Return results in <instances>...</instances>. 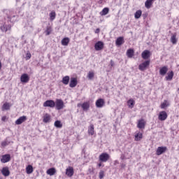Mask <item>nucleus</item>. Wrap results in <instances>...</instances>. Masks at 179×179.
Returning a JSON list of instances; mask_svg holds the SVG:
<instances>
[{
	"mask_svg": "<svg viewBox=\"0 0 179 179\" xmlns=\"http://www.w3.org/2000/svg\"><path fill=\"white\" fill-rule=\"evenodd\" d=\"M46 173L48 174V176H54V174L57 173V171L55 170V168H50L47 171Z\"/></svg>",
	"mask_w": 179,
	"mask_h": 179,
	"instance_id": "24",
	"label": "nucleus"
},
{
	"mask_svg": "<svg viewBox=\"0 0 179 179\" xmlns=\"http://www.w3.org/2000/svg\"><path fill=\"white\" fill-rule=\"evenodd\" d=\"M166 107H169V104L167 103V101H164V103L161 104V108H166Z\"/></svg>",
	"mask_w": 179,
	"mask_h": 179,
	"instance_id": "40",
	"label": "nucleus"
},
{
	"mask_svg": "<svg viewBox=\"0 0 179 179\" xmlns=\"http://www.w3.org/2000/svg\"><path fill=\"white\" fill-rule=\"evenodd\" d=\"M43 107H50V108H54V107H55V102L52 100H47L44 102Z\"/></svg>",
	"mask_w": 179,
	"mask_h": 179,
	"instance_id": "4",
	"label": "nucleus"
},
{
	"mask_svg": "<svg viewBox=\"0 0 179 179\" xmlns=\"http://www.w3.org/2000/svg\"><path fill=\"white\" fill-rule=\"evenodd\" d=\"M26 173L27 174H31L33 173V166L28 165L26 168Z\"/></svg>",
	"mask_w": 179,
	"mask_h": 179,
	"instance_id": "29",
	"label": "nucleus"
},
{
	"mask_svg": "<svg viewBox=\"0 0 179 179\" xmlns=\"http://www.w3.org/2000/svg\"><path fill=\"white\" fill-rule=\"evenodd\" d=\"M87 78L90 80H92L93 78H94V73L90 71L88 73Z\"/></svg>",
	"mask_w": 179,
	"mask_h": 179,
	"instance_id": "39",
	"label": "nucleus"
},
{
	"mask_svg": "<svg viewBox=\"0 0 179 179\" xmlns=\"http://www.w3.org/2000/svg\"><path fill=\"white\" fill-rule=\"evenodd\" d=\"M101 166H102L101 162H100L99 164H98V167H101Z\"/></svg>",
	"mask_w": 179,
	"mask_h": 179,
	"instance_id": "48",
	"label": "nucleus"
},
{
	"mask_svg": "<svg viewBox=\"0 0 179 179\" xmlns=\"http://www.w3.org/2000/svg\"><path fill=\"white\" fill-rule=\"evenodd\" d=\"M1 68H2V63L0 61V69H1Z\"/></svg>",
	"mask_w": 179,
	"mask_h": 179,
	"instance_id": "49",
	"label": "nucleus"
},
{
	"mask_svg": "<svg viewBox=\"0 0 179 179\" xmlns=\"http://www.w3.org/2000/svg\"><path fill=\"white\" fill-rule=\"evenodd\" d=\"M150 51L149 50H144L141 54L143 59H149V58H150Z\"/></svg>",
	"mask_w": 179,
	"mask_h": 179,
	"instance_id": "11",
	"label": "nucleus"
},
{
	"mask_svg": "<svg viewBox=\"0 0 179 179\" xmlns=\"http://www.w3.org/2000/svg\"><path fill=\"white\" fill-rule=\"evenodd\" d=\"M109 12H110V8L106 7L99 13L101 16H106V15H108Z\"/></svg>",
	"mask_w": 179,
	"mask_h": 179,
	"instance_id": "20",
	"label": "nucleus"
},
{
	"mask_svg": "<svg viewBox=\"0 0 179 179\" xmlns=\"http://www.w3.org/2000/svg\"><path fill=\"white\" fill-rule=\"evenodd\" d=\"M167 71H169V68L166 66H163L159 69V75L164 76L167 73Z\"/></svg>",
	"mask_w": 179,
	"mask_h": 179,
	"instance_id": "15",
	"label": "nucleus"
},
{
	"mask_svg": "<svg viewBox=\"0 0 179 179\" xmlns=\"http://www.w3.org/2000/svg\"><path fill=\"white\" fill-rule=\"evenodd\" d=\"M95 104L97 108H101L104 107V104H106V101H104V99H99L98 100H96Z\"/></svg>",
	"mask_w": 179,
	"mask_h": 179,
	"instance_id": "6",
	"label": "nucleus"
},
{
	"mask_svg": "<svg viewBox=\"0 0 179 179\" xmlns=\"http://www.w3.org/2000/svg\"><path fill=\"white\" fill-rule=\"evenodd\" d=\"M20 80L22 83H27L29 80H30V77H29V75H27V73H24L21 76Z\"/></svg>",
	"mask_w": 179,
	"mask_h": 179,
	"instance_id": "10",
	"label": "nucleus"
},
{
	"mask_svg": "<svg viewBox=\"0 0 179 179\" xmlns=\"http://www.w3.org/2000/svg\"><path fill=\"white\" fill-rule=\"evenodd\" d=\"M145 120H138L137 127H138L140 129H145Z\"/></svg>",
	"mask_w": 179,
	"mask_h": 179,
	"instance_id": "18",
	"label": "nucleus"
},
{
	"mask_svg": "<svg viewBox=\"0 0 179 179\" xmlns=\"http://www.w3.org/2000/svg\"><path fill=\"white\" fill-rule=\"evenodd\" d=\"M120 159L122 160H124V159H125V155H122L121 157H120Z\"/></svg>",
	"mask_w": 179,
	"mask_h": 179,
	"instance_id": "46",
	"label": "nucleus"
},
{
	"mask_svg": "<svg viewBox=\"0 0 179 179\" xmlns=\"http://www.w3.org/2000/svg\"><path fill=\"white\" fill-rule=\"evenodd\" d=\"M69 80H70V78L69 76H66L64 77H63L62 78V84L63 85H68L69 83Z\"/></svg>",
	"mask_w": 179,
	"mask_h": 179,
	"instance_id": "25",
	"label": "nucleus"
},
{
	"mask_svg": "<svg viewBox=\"0 0 179 179\" xmlns=\"http://www.w3.org/2000/svg\"><path fill=\"white\" fill-rule=\"evenodd\" d=\"M178 90H179V88H178Z\"/></svg>",
	"mask_w": 179,
	"mask_h": 179,
	"instance_id": "51",
	"label": "nucleus"
},
{
	"mask_svg": "<svg viewBox=\"0 0 179 179\" xmlns=\"http://www.w3.org/2000/svg\"><path fill=\"white\" fill-rule=\"evenodd\" d=\"M81 107L84 110H89L90 105L87 102H84L83 104H81Z\"/></svg>",
	"mask_w": 179,
	"mask_h": 179,
	"instance_id": "30",
	"label": "nucleus"
},
{
	"mask_svg": "<svg viewBox=\"0 0 179 179\" xmlns=\"http://www.w3.org/2000/svg\"><path fill=\"white\" fill-rule=\"evenodd\" d=\"M1 31H8V30H10V25L4 24L1 27Z\"/></svg>",
	"mask_w": 179,
	"mask_h": 179,
	"instance_id": "26",
	"label": "nucleus"
},
{
	"mask_svg": "<svg viewBox=\"0 0 179 179\" xmlns=\"http://www.w3.org/2000/svg\"><path fill=\"white\" fill-rule=\"evenodd\" d=\"M158 119L159 121H166L167 120V113L166 111H161L159 114Z\"/></svg>",
	"mask_w": 179,
	"mask_h": 179,
	"instance_id": "7",
	"label": "nucleus"
},
{
	"mask_svg": "<svg viewBox=\"0 0 179 179\" xmlns=\"http://www.w3.org/2000/svg\"><path fill=\"white\" fill-rule=\"evenodd\" d=\"M50 120H51V117L50 116V115L46 113L43 117V122L47 124V122H50Z\"/></svg>",
	"mask_w": 179,
	"mask_h": 179,
	"instance_id": "31",
	"label": "nucleus"
},
{
	"mask_svg": "<svg viewBox=\"0 0 179 179\" xmlns=\"http://www.w3.org/2000/svg\"><path fill=\"white\" fill-rule=\"evenodd\" d=\"M142 138H143V135L142 134V133L136 134L135 141H141V139H142Z\"/></svg>",
	"mask_w": 179,
	"mask_h": 179,
	"instance_id": "33",
	"label": "nucleus"
},
{
	"mask_svg": "<svg viewBox=\"0 0 179 179\" xmlns=\"http://www.w3.org/2000/svg\"><path fill=\"white\" fill-rule=\"evenodd\" d=\"M115 164H118V161H115Z\"/></svg>",
	"mask_w": 179,
	"mask_h": 179,
	"instance_id": "50",
	"label": "nucleus"
},
{
	"mask_svg": "<svg viewBox=\"0 0 179 179\" xmlns=\"http://www.w3.org/2000/svg\"><path fill=\"white\" fill-rule=\"evenodd\" d=\"M166 150H167V147H158L156 151V155L160 156V155L166 152Z\"/></svg>",
	"mask_w": 179,
	"mask_h": 179,
	"instance_id": "9",
	"label": "nucleus"
},
{
	"mask_svg": "<svg viewBox=\"0 0 179 179\" xmlns=\"http://www.w3.org/2000/svg\"><path fill=\"white\" fill-rule=\"evenodd\" d=\"M96 51H101L104 48V43L102 41H98L94 45Z\"/></svg>",
	"mask_w": 179,
	"mask_h": 179,
	"instance_id": "5",
	"label": "nucleus"
},
{
	"mask_svg": "<svg viewBox=\"0 0 179 179\" xmlns=\"http://www.w3.org/2000/svg\"><path fill=\"white\" fill-rule=\"evenodd\" d=\"M149 65H150V60H146L138 66V69L140 71H145Z\"/></svg>",
	"mask_w": 179,
	"mask_h": 179,
	"instance_id": "2",
	"label": "nucleus"
},
{
	"mask_svg": "<svg viewBox=\"0 0 179 179\" xmlns=\"http://www.w3.org/2000/svg\"><path fill=\"white\" fill-rule=\"evenodd\" d=\"M51 31H52V29L51 28V27H47L46 28V36H50V34H51Z\"/></svg>",
	"mask_w": 179,
	"mask_h": 179,
	"instance_id": "38",
	"label": "nucleus"
},
{
	"mask_svg": "<svg viewBox=\"0 0 179 179\" xmlns=\"http://www.w3.org/2000/svg\"><path fill=\"white\" fill-rule=\"evenodd\" d=\"M6 120V116H3L2 118H1V120L2 121H5Z\"/></svg>",
	"mask_w": 179,
	"mask_h": 179,
	"instance_id": "47",
	"label": "nucleus"
},
{
	"mask_svg": "<svg viewBox=\"0 0 179 179\" xmlns=\"http://www.w3.org/2000/svg\"><path fill=\"white\" fill-rule=\"evenodd\" d=\"M88 133L90 134V135H94V126L93 124H91L89 127Z\"/></svg>",
	"mask_w": 179,
	"mask_h": 179,
	"instance_id": "32",
	"label": "nucleus"
},
{
	"mask_svg": "<svg viewBox=\"0 0 179 179\" xmlns=\"http://www.w3.org/2000/svg\"><path fill=\"white\" fill-rule=\"evenodd\" d=\"M142 16V10H138L134 14L135 19H139Z\"/></svg>",
	"mask_w": 179,
	"mask_h": 179,
	"instance_id": "34",
	"label": "nucleus"
},
{
	"mask_svg": "<svg viewBox=\"0 0 179 179\" xmlns=\"http://www.w3.org/2000/svg\"><path fill=\"white\" fill-rule=\"evenodd\" d=\"M174 77V72L173 71L167 73V76H166V80H173V78Z\"/></svg>",
	"mask_w": 179,
	"mask_h": 179,
	"instance_id": "21",
	"label": "nucleus"
},
{
	"mask_svg": "<svg viewBox=\"0 0 179 179\" xmlns=\"http://www.w3.org/2000/svg\"><path fill=\"white\" fill-rule=\"evenodd\" d=\"M108 160H110V155L107 152H103L99 155V162L106 163V162H108Z\"/></svg>",
	"mask_w": 179,
	"mask_h": 179,
	"instance_id": "1",
	"label": "nucleus"
},
{
	"mask_svg": "<svg viewBox=\"0 0 179 179\" xmlns=\"http://www.w3.org/2000/svg\"><path fill=\"white\" fill-rule=\"evenodd\" d=\"M8 145H9V143H8L7 141L1 142V146H3V148H5V146H8Z\"/></svg>",
	"mask_w": 179,
	"mask_h": 179,
	"instance_id": "41",
	"label": "nucleus"
},
{
	"mask_svg": "<svg viewBox=\"0 0 179 179\" xmlns=\"http://www.w3.org/2000/svg\"><path fill=\"white\" fill-rule=\"evenodd\" d=\"M99 178L100 179L104 178V171H101L99 172Z\"/></svg>",
	"mask_w": 179,
	"mask_h": 179,
	"instance_id": "42",
	"label": "nucleus"
},
{
	"mask_svg": "<svg viewBox=\"0 0 179 179\" xmlns=\"http://www.w3.org/2000/svg\"><path fill=\"white\" fill-rule=\"evenodd\" d=\"M5 110H10V104L9 103H5L2 106V111H5Z\"/></svg>",
	"mask_w": 179,
	"mask_h": 179,
	"instance_id": "28",
	"label": "nucleus"
},
{
	"mask_svg": "<svg viewBox=\"0 0 179 179\" xmlns=\"http://www.w3.org/2000/svg\"><path fill=\"white\" fill-rule=\"evenodd\" d=\"M128 104H129V107H130V108H133L134 106L135 105V101H134V99H129L127 101Z\"/></svg>",
	"mask_w": 179,
	"mask_h": 179,
	"instance_id": "36",
	"label": "nucleus"
},
{
	"mask_svg": "<svg viewBox=\"0 0 179 179\" xmlns=\"http://www.w3.org/2000/svg\"><path fill=\"white\" fill-rule=\"evenodd\" d=\"M95 33L96 34H99V33H100V28H98L95 30Z\"/></svg>",
	"mask_w": 179,
	"mask_h": 179,
	"instance_id": "45",
	"label": "nucleus"
},
{
	"mask_svg": "<svg viewBox=\"0 0 179 179\" xmlns=\"http://www.w3.org/2000/svg\"><path fill=\"white\" fill-rule=\"evenodd\" d=\"M78 85V80L76 78H71L70 80L69 86L71 87H76V85Z\"/></svg>",
	"mask_w": 179,
	"mask_h": 179,
	"instance_id": "14",
	"label": "nucleus"
},
{
	"mask_svg": "<svg viewBox=\"0 0 179 179\" xmlns=\"http://www.w3.org/2000/svg\"><path fill=\"white\" fill-rule=\"evenodd\" d=\"M27 120V117L21 116L15 121V124L21 125V124H23V122H24V121H26Z\"/></svg>",
	"mask_w": 179,
	"mask_h": 179,
	"instance_id": "12",
	"label": "nucleus"
},
{
	"mask_svg": "<svg viewBox=\"0 0 179 179\" xmlns=\"http://www.w3.org/2000/svg\"><path fill=\"white\" fill-rule=\"evenodd\" d=\"M56 110H62L64 108V101L62 99H57L55 102Z\"/></svg>",
	"mask_w": 179,
	"mask_h": 179,
	"instance_id": "3",
	"label": "nucleus"
},
{
	"mask_svg": "<svg viewBox=\"0 0 179 179\" xmlns=\"http://www.w3.org/2000/svg\"><path fill=\"white\" fill-rule=\"evenodd\" d=\"M10 162V155L6 154L1 156V163H8Z\"/></svg>",
	"mask_w": 179,
	"mask_h": 179,
	"instance_id": "8",
	"label": "nucleus"
},
{
	"mask_svg": "<svg viewBox=\"0 0 179 179\" xmlns=\"http://www.w3.org/2000/svg\"><path fill=\"white\" fill-rule=\"evenodd\" d=\"M110 66H114V65H115V64L114 63V61L113 60H110Z\"/></svg>",
	"mask_w": 179,
	"mask_h": 179,
	"instance_id": "44",
	"label": "nucleus"
},
{
	"mask_svg": "<svg viewBox=\"0 0 179 179\" xmlns=\"http://www.w3.org/2000/svg\"><path fill=\"white\" fill-rule=\"evenodd\" d=\"M134 54H135V51L134 49H128L127 51V55L128 58H132L134 57Z\"/></svg>",
	"mask_w": 179,
	"mask_h": 179,
	"instance_id": "22",
	"label": "nucleus"
},
{
	"mask_svg": "<svg viewBox=\"0 0 179 179\" xmlns=\"http://www.w3.org/2000/svg\"><path fill=\"white\" fill-rule=\"evenodd\" d=\"M125 41H124V37L120 36L116 39L115 44L116 45H122Z\"/></svg>",
	"mask_w": 179,
	"mask_h": 179,
	"instance_id": "16",
	"label": "nucleus"
},
{
	"mask_svg": "<svg viewBox=\"0 0 179 179\" xmlns=\"http://www.w3.org/2000/svg\"><path fill=\"white\" fill-rule=\"evenodd\" d=\"M66 174L68 176V177H72L73 176V167H69L66 170Z\"/></svg>",
	"mask_w": 179,
	"mask_h": 179,
	"instance_id": "17",
	"label": "nucleus"
},
{
	"mask_svg": "<svg viewBox=\"0 0 179 179\" xmlns=\"http://www.w3.org/2000/svg\"><path fill=\"white\" fill-rule=\"evenodd\" d=\"M70 39L68 37H66L62 40V45H68L69 44Z\"/></svg>",
	"mask_w": 179,
	"mask_h": 179,
	"instance_id": "27",
	"label": "nucleus"
},
{
	"mask_svg": "<svg viewBox=\"0 0 179 179\" xmlns=\"http://www.w3.org/2000/svg\"><path fill=\"white\" fill-rule=\"evenodd\" d=\"M155 0H147L145 3V6L147 9H150L152 8V5H153V1Z\"/></svg>",
	"mask_w": 179,
	"mask_h": 179,
	"instance_id": "19",
	"label": "nucleus"
},
{
	"mask_svg": "<svg viewBox=\"0 0 179 179\" xmlns=\"http://www.w3.org/2000/svg\"><path fill=\"white\" fill-rule=\"evenodd\" d=\"M55 127L56 128H62V124H61V121L59 120H56L55 122Z\"/></svg>",
	"mask_w": 179,
	"mask_h": 179,
	"instance_id": "37",
	"label": "nucleus"
},
{
	"mask_svg": "<svg viewBox=\"0 0 179 179\" xmlns=\"http://www.w3.org/2000/svg\"><path fill=\"white\" fill-rule=\"evenodd\" d=\"M50 19L51 20V22H52V20H54L55 19V17L57 16V14L55 13V11H52L50 14Z\"/></svg>",
	"mask_w": 179,
	"mask_h": 179,
	"instance_id": "35",
	"label": "nucleus"
},
{
	"mask_svg": "<svg viewBox=\"0 0 179 179\" xmlns=\"http://www.w3.org/2000/svg\"><path fill=\"white\" fill-rule=\"evenodd\" d=\"M1 173L3 174V176H4V177H9V176L10 175V171H9V168L8 166L3 167L1 169Z\"/></svg>",
	"mask_w": 179,
	"mask_h": 179,
	"instance_id": "13",
	"label": "nucleus"
},
{
	"mask_svg": "<svg viewBox=\"0 0 179 179\" xmlns=\"http://www.w3.org/2000/svg\"><path fill=\"white\" fill-rule=\"evenodd\" d=\"M31 58V54L27 52L26 55V59L28 60V59H30Z\"/></svg>",
	"mask_w": 179,
	"mask_h": 179,
	"instance_id": "43",
	"label": "nucleus"
},
{
	"mask_svg": "<svg viewBox=\"0 0 179 179\" xmlns=\"http://www.w3.org/2000/svg\"><path fill=\"white\" fill-rule=\"evenodd\" d=\"M172 44H177V33L173 34L171 37Z\"/></svg>",
	"mask_w": 179,
	"mask_h": 179,
	"instance_id": "23",
	"label": "nucleus"
}]
</instances>
